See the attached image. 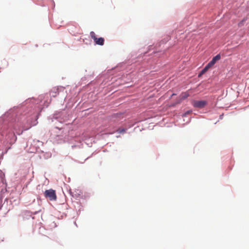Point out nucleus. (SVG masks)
Masks as SVG:
<instances>
[{
    "instance_id": "1",
    "label": "nucleus",
    "mask_w": 249,
    "mask_h": 249,
    "mask_svg": "<svg viewBox=\"0 0 249 249\" xmlns=\"http://www.w3.org/2000/svg\"><path fill=\"white\" fill-rule=\"evenodd\" d=\"M44 196L51 201L55 200L57 198L55 191L53 189L46 190L44 192Z\"/></svg>"
},
{
    "instance_id": "2",
    "label": "nucleus",
    "mask_w": 249,
    "mask_h": 249,
    "mask_svg": "<svg viewBox=\"0 0 249 249\" xmlns=\"http://www.w3.org/2000/svg\"><path fill=\"white\" fill-rule=\"evenodd\" d=\"M207 104V102L206 101H193L192 102V105L195 107L197 108H202L204 107Z\"/></svg>"
},
{
    "instance_id": "3",
    "label": "nucleus",
    "mask_w": 249,
    "mask_h": 249,
    "mask_svg": "<svg viewBox=\"0 0 249 249\" xmlns=\"http://www.w3.org/2000/svg\"><path fill=\"white\" fill-rule=\"evenodd\" d=\"M221 58V56L219 54L216 55L215 56L213 57L212 60L208 64V66H210V67H212L213 66L214 64L216 63V62L219 60H220Z\"/></svg>"
},
{
    "instance_id": "4",
    "label": "nucleus",
    "mask_w": 249,
    "mask_h": 249,
    "mask_svg": "<svg viewBox=\"0 0 249 249\" xmlns=\"http://www.w3.org/2000/svg\"><path fill=\"white\" fill-rule=\"evenodd\" d=\"M104 39L103 37H97L96 40H94L95 43L99 45H103L104 44Z\"/></svg>"
},
{
    "instance_id": "5",
    "label": "nucleus",
    "mask_w": 249,
    "mask_h": 249,
    "mask_svg": "<svg viewBox=\"0 0 249 249\" xmlns=\"http://www.w3.org/2000/svg\"><path fill=\"white\" fill-rule=\"evenodd\" d=\"M189 96V93L188 91L182 93L180 96V101L178 103H180L182 100L186 99Z\"/></svg>"
},
{
    "instance_id": "6",
    "label": "nucleus",
    "mask_w": 249,
    "mask_h": 249,
    "mask_svg": "<svg viewBox=\"0 0 249 249\" xmlns=\"http://www.w3.org/2000/svg\"><path fill=\"white\" fill-rule=\"evenodd\" d=\"M211 67L210 66H208V65L207 64L206 66V67L201 71L200 72V73H199L198 76H200L201 75H202L203 74H204V73H205Z\"/></svg>"
},
{
    "instance_id": "7",
    "label": "nucleus",
    "mask_w": 249,
    "mask_h": 249,
    "mask_svg": "<svg viewBox=\"0 0 249 249\" xmlns=\"http://www.w3.org/2000/svg\"><path fill=\"white\" fill-rule=\"evenodd\" d=\"M90 36L94 40V41L96 40L97 37H96V35L94 32L91 31L90 33Z\"/></svg>"
},
{
    "instance_id": "8",
    "label": "nucleus",
    "mask_w": 249,
    "mask_h": 249,
    "mask_svg": "<svg viewBox=\"0 0 249 249\" xmlns=\"http://www.w3.org/2000/svg\"><path fill=\"white\" fill-rule=\"evenodd\" d=\"M246 19L244 18L242 20H241L239 23H238V26L241 27L244 25V22L246 21Z\"/></svg>"
},
{
    "instance_id": "9",
    "label": "nucleus",
    "mask_w": 249,
    "mask_h": 249,
    "mask_svg": "<svg viewBox=\"0 0 249 249\" xmlns=\"http://www.w3.org/2000/svg\"><path fill=\"white\" fill-rule=\"evenodd\" d=\"M124 131H125V130L124 129H123L119 131V133L124 132Z\"/></svg>"
}]
</instances>
